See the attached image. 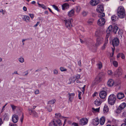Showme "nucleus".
Masks as SVG:
<instances>
[{"label":"nucleus","instance_id":"obj_43","mask_svg":"<svg viewBox=\"0 0 126 126\" xmlns=\"http://www.w3.org/2000/svg\"><path fill=\"white\" fill-rule=\"evenodd\" d=\"M53 73L56 75H57L58 73V70L56 69H54L53 70Z\"/></svg>","mask_w":126,"mask_h":126},{"label":"nucleus","instance_id":"obj_1","mask_svg":"<svg viewBox=\"0 0 126 126\" xmlns=\"http://www.w3.org/2000/svg\"><path fill=\"white\" fill-rule=\"evenodd\" d=\"M117 14L121 18L124 17L125 15V12L124 8L122 6L119 7L117 10Z\"/></svg>","mask_w":126,"mask_h":126},{"label":"nucleus","instance_id":"obj_24","mask_svg":"<svg viewBox=\"0 0 126 126\" xmlns=\"http://www.w3.org/2000/svg\"><path fill=\"white\" fill-rule=\"evenodd\" d=\"M110 62L111 63H112L114 66L116 67H117L118 63L116 61H113L112 59H110Z\"/></svg>","mask_w":126,"mask_h":126},{"label":"nucleus","instance_id":"obj_14","mask_svg":"<svg viewBox=\"0 0 126 126\" xmlns=\"http://www.w3.org/2000/svg\"><path fill=\"white\" fill-rule=\"evenodd\" d=\"M99 2V0H91L90 1V4L92 6H94L98 4Z\"/></svg>","mask_w":126,"mask_h":126},{"label":"nucleus","instance_id":"obj_32","mask_svg":"<svg viewBox=\"0 0 126 126\" xmlns=\"http://www.w3.org/2000/svg\"><path fill=\"white\" fill-rule=\"evenodd\" d=\"M56 100L55 99H52L51 100L49 101L48 102V104H54L56 102Z\"/></svg>","mask_w":126,"mask_h":126},{"label":"nucleus","instance_id":"obj_55","mask_svg":"<svg viewBox=\"0 0 126 126\" xmlns=\"http://www.w3.org/2000/svg\"><path fill=\"white\" fill-rule=\"evenodd\" d=\"M106 46V45L104 44V45H103V46L101 47V49L102 50L104 49H105V48Z\"/></svg>","mask_w":126,"mask_h":126},{"label":"nucleus","instance_id":"obj_28","mask_svg":"<svg viewBox=\"0 0 126 126\" xmlns=\"http://www.w3.org/2000/svg\"><path fill=\"white\" fill-rule=\"evenodd\" d=\"M97 68L99 69H101L102 67V63L100 62H98L97 63Z\"/></svg>","mask_w":126,"mask_h":126},{"label":"nucleus","instance_id":"obj_35","mask_svg":"<svg viewBox=\"0 0 126 126\" xmlns=\"http://www.w3.org/2000/svg\"><path fill=\"white\" fill-rule=\"evenodd\" d=\"M88 14V12L85 11H83L82 13V15L84 17L86 16Z\"/></svg>","mask_w":126,"mask_h":126},{"label":"nucleus","instance_id":"obj_6","mask_svg":"<svg viewBox=\"0 0 126 126\" xmlns=\"http://www.w3.org/2000/svg\"><path fill=\"white\" fill-rule=\"evenodd\" d=\"M106 22V20L103 18H100L98 20L97 23L99 26H101L104 25Z\"/></svg>","mask_w":126,"mask_h":126},{"label":"nucleus","instance_id":"obj_51","mask_svg":"<svg viewBox=\"0 0 126 126\" xmlns=\"http://www.w3.org/2000/svg\"><path fill=\"white\" fill-rule=\"evenodd\" d=\"M39 93V90H37L35 92V94H38Z\"/></svg>","mask_w":126,"mask_h":126},{"label":"nucleus","instance_id":"obj_29","mask_svg":"<svg viewBox=\"0 0 126 126\" xmlns=\"http://www.w3.org/2000/svg\"><path fill=\"white\" fill-rule=\"evenodd\" d=\"M109 111V109L108 106L105 105L104 107L103 111L104 113H106L108 112Z\"/></svg>","mask_w":126,"mask_h":126},{"label":"nucleus","instance_id":"obj_46","mask_svg":"<svg viewBox=\"0 0 126 126\" xmlns=\"http://www.w3.org/2000/svg\"><path fill=\"white\" fill-rule=\"evenodd\" d=\"M81 92H79V94L78 95L79 98L80 99H81Z\"/></svg>","mask_w":126,"mask_h":126},{"label":"nucleus","instance_id":"obj_7","mask_svg":"<svg viewBox=\"0 0 126 126\" xmlns=\"http://www.w3.org/2000/svg\"><path fill=\"white\" fill-rule=\"evenodd\" d=\"M126 106V104L125 103L121 104L117 109V112L119 113L121 112L122 110H123L125 108Z\"/></svg>","mask_w":126,"mask_h":126},{"label":"nucleus","instance_id":"obj_58","mask_svg":"<svg viewBox=\"0 0 126 126\" xmlns=\"http://www.w3.org/2000/svg\"><path fill=\"white\" fill-rule=\"evenodd\" d=\"M27 40L26 39H23L22 40V42L23 43L22 45H24V41L26 40Z\"/></svg>","mask_w":126,"mask_h":126},{"label":"nucleus","instance_id":"obj_27","mask_svg":"<svg viewBox=\"0 0 126 126\" xmlns=\"http://www.w3.org/2000/svg\"><path fill=\"white\" fill-rule=\"evenodd\" d=\"M100 78L99 77H97L94 81V82L95 84H96L100 81Z\"/></svg>","mask_w":126,"mask_h":126},{"label":"nucleus","instance_id":"obj_47","mask_svg":"<svg viewBox=\"0 0 126 126\" xmlns=\"http://www.w3.org/2000/svg\"><path fill=\"white\" fill-rule=\"evenodd\" d=\"M108 73L109 75H111L112 74V72L111 70H109L108 72Z\"/></svg>","mask_w":126,"mask_h":126},{"label":"nucleus","instance_id":"obj_37","mask_svg":"<svg viewBox=\"0 0 126 126\" xmlns=\"http://www.w3.org/2000/svg\"><path fill=\"white\" fill-rule=\"evenodd\" d=\"M47 108L49 112H50L52 110L51 106L49 105H48L47 106Z\"/></svg>","mask_w":126,"mask_h":126},{"label":"nucleus","instance_id":"obj_18","mask_svg":"<svg viewBox=\"0 0 126 126\" xmlns=\"http://www.w3.org/2000/svg\"><path fill=\"white\" fill-rule=\"evenodd\" d=\"M117 98L120 100L124 98L125 96L124 94L123 93H120L117 94Z\"/></svg>","mask_w":126,"mask_h":126},{"label":"nucleus","instance_id":"obj_56","mask_svg":"<svg viewBox=\"0 0 126 126\" xmlns=\"http://www.w3.org/2000/svg\"><path fill=\"white\" fill-rule=\"evenodd\" d=\"M122 55V53H120L118 54L117 55V57L118 58H119L120 57H121V55Z\"/></svg>","mask_w":126,"mask_h":126},{"label":"nucleus","instance_id":"obj_36","mask_svg":"<svg viewBox=\"0 0 126 126\" xmlns=\"http://www.w3.org/2000/svg\"><path fill=\"white\" fill-rule=\"evenodd\" d=\"M99 13L98 15V16L99 17H100V18H103V17L105 16V14L104 13H103V12Z\"/></svg>","mask_w":126,"mask_h":126},{"label":"nucleus","instance_id":"obj_34","mask_svg":"<svg viewBox=\"0 0 126 126\" xmlns=\"http://www.w3.org/2000/svg\"><path fill=\"white\" fill-rule=\"evenodd\" d=\"M111 19L112 21H115L118 19V17L114 15H113L112 16Z\"/></svg>","mask_w":126,"mask_h":126},{"label":"nucleus","instance_id":"obj_57","mask_svg":"<svg viewBox=\"0 0 126 126\" xmlns=\"http://www.w3.org/2000/svg\"><path fill=\"white\" fill-rule=\"evenodd\" d=\"M72 125L75 126H78V124L75 123H74L72 124Z\"/></svg>","mask_w":126,"mask_h":126},{"label":"nucleus","instance_id":"obj_4","mask_svg":"<svg viewBox=\"0 0 126 126\" xmlns=\"http://www.w3.org/2000/svg\"><path fill=\"white\" fill-rule=\"evenodd\" d=\"M65 26L68 29L71 28L72 26L71 22L72 21V18H70L69 19H66L64 20Z\"/></svg>","mask_w":126,"mask_h":126},{"label":"nucleus","instance_id":"obj_59","mask_svg":"<svg viewBox=\"0 0 126 126\" xmlns=\"http://www.w3.org/2000/svg\"><path fill=\"white\" fill-rule=\"evenodd\" d=\"M40 22H38L36 24H35V25L34 27H37V26L39 25V24Z\"/></svg>","mask_w":126,"mask_h":126},{"label":"nucleus","instance_id":"obj_44","mask_svg":"<svg viewBox=\"0 0 126 126\" xmlns=\"http://www.w3.org/2000/svg\"><path fill=\"white\" fill-rule=\"evenodd\" d=\"M92 110L98 112L99 110V108H98L94 109V108H92Z\"/></svg>","mask_w":126,"mask_h":126},{"label":"nucleus","instance_id":"obj_12","mask_svg":"<svg viewBox=\"0 0 126 126\" xmlns=\"http://www.w3.org/2000/svg\"><path fill=\"white\" fill-rule=\"evenodd\" d=\"M12 120L14 123H16L18 120V115L16 114H14L12 117Z\"/></svg>","mask_w":126,"mask_h":126},{"label":"nucleus","instance_id":"obj_45","mask_svg":"<svg viewBox=\"0 0 126 126\" xmlns=\"http://www.w3.org/2000/svg\"><path fill=\"white\" fill-rule=\"evenodd\" d=\"M40 7H41L43 9H46L47 8L46 6H45L43 4H41Z\"/></svg>","mask_w":126,"mask_h":126},{"label":"nucleus","instance_id":"obj_54","mask_svg":"<svg viewBox=\"0 0 126 126\" xmlns=\"http://www.w3.org/2000/svg\"><path fill=\"white\" fill-rule=\"evenodd\" d=\"M4 118H8V116L7 115V114L6 113H5L4 115Z\"/></svg>","mask_w":126,"mask_h":126},{"label":"nucleus","instance_id":"obj_48","mask_svg":"<svg viewBox=\"0 0 126 126\" xmlns=\"http://www.w3.org/2000/svg\"><path fill=\"white\" fill-rule=\"evenodd\" d=\"M71 79V82H74L75 81L76 79H75L74 77H72Z\"/></svg>","mask_w":126,"mask_h":126},{"label":"nucleus","instance_id":"obj_40","mask_svg":"<svg viewBox=\"0 0 126 126\" xmlns=\"http://www.w3.org/2000/svg\"><path fill=\"white\" fill-rule=\"evenodd\" d=\"M10 106L12 108V110L13 111H14L17 107L16 106H15L13 104H11Z\"/></svg>","mask_w":126,"mask_h":126},{"label":"nucleus","instance_id":"obj_39","mask_svg":"<svg viewBox=\"0 0 126 126\" xmlns=\"http://www.w3.org/2000/svg\"><path fill=\"white\" fill-rule=\"evenodd\" d=\"M80 8L79 6H77L76 7V10L77 12L79 13L80 10Z\"/></svg>","mask_w":126,"mask_h":126},{"label":"nucleus","instance_id":"obj_60","mask_svg":"<svg viewBox=\"0 0 126 126\" xmlns=\"http://www.w3.org/2000/svg\"><path fill=\"white\" fill-rule=\"evenodd\" d=\"M2 123V120L0 118V126H1Z\"/></svg>","mask_w":126,"mask_h":126},{"label":"nucleus","instance_id":"obj_11","mask_svg":"<svg viewBox=\"0 0 126 126\" xmlns=\"http://www.w3.org/2000/svg\"><path fill=\"white\" fill-rule=\"evenodd\" d=\"M112 43L113 47L117 46L119 44V39L117 38H114L112 40Z\"/></svg>","mask_w":126,"mask_h":126},{"label":"nucleus","instance_id":"obj_30","mask_svg":"<svg viewBox=\"0 0 126 126\" xmlns=\"http://www.w3.org/2000/svg\"><path fill=\"white\" fill-rule=\"evenodd\" d=\"M123 31L121 30H119L118 32V36L120 39L122 38Z\"/></svg>","mask_w":126,"mask_h":126},{"label":"nucleus","instance_id":"obj_62","mask_svg":"<svg viewBox=\"0 0 126 126\" xmlns=\"http://www.w3.org/2000/svg\"><path fill=\"white\" fill-rule=\"evenodd\" d=\"M23 10L24 11H27V9L26 7L25 6L23 7Z\"/></svg>","mask_w":126,"mask_h":126},{"label":"nucleus","instance_id":"obj_38","mask_svg":"<svg viewBox=\"0 0 126 126\" xmlns=\"http://www.w3.org/2000/svg\"><path fill=\"white\" fill-rule=\"evenodd\" d=\"M19 61L21 63H23L24 62V58L23 57H21L18 58Z\"/></svg>","mask_w":126,"mask_h":126},{"label":"nucleus","instance_id":"obj_53","mask_svg":"<svg viewBox=\"0 0 126 126\" xmlns=\"http://www.w3.org/2000/svg\"><path fill=\"white\" fill-rule=\"evenodd\" d=\"M29 16L31 18H33L34 17V15L32 14H30Z\"/></svg>","mask_w":126,"mask_h":126},{"label":"nucleus","instance_id":"obj_31","mask_svg":"<svg viewBox=\"0 0 126 126\" xmlns=\"http://www.w3.org/2000/svg\"><path fill=\"white\" fill-rule=\"evenodd\" d=\"M94 21V20L93 18H90L87 21L88 24V25H91L92 24Z\"/></svg>","mask_w":126,"mask_h":126},{"label":"nucleus","instance_id":"obj_10","mask_svg":"<svg viewBox=\"0 0 126 126\" xmlns=\"http://www.w3.org/2000/svg\"><path fill=\"white\" fill-rule=\"evenodd\" d=\"M88 122V119L87 118L81 119L79 121V124L81 125H84L87 124Z\"/></svg>","mask_w":126,"mask_h":126},{"label":"nucleus","instance_id":"obj_9","mask_svg":"<svg viewBox=\"0 0 126 126\" xmlns=\"http://www.w3.org/2000/svg\"><path fill=\"white\" fill-rule=\"evenodd\" d=\"M107 95V93L106 91H102L99 93V96L100 98L103 99L105 98Z\"/></svg>","mask_w":126,"mask_h":126},{"label":"nucleus","instance_id":"obj_2","mask_svg":"<svg viewBox=\"0 0 126 126\" xmlns=\"http://www.w3.org/2000/svg\"><path fill=\"white\" fill-rule=\"evenodd\" d=\"M116 100V97L114 94H111L110 95L108 98V102L110 105H113L115 103Z\"/></svg>","mask_w":126,"mask_h":126},{"label":"nucleus","instance_id":"obj_20","mask_svg":"<svg viewBox=\"0 0 126 126\" xmlns=\"http://www.w3.org/2000/svg\"><path fill=\"white\" fill-rule=\"evenodd\" d=\"M114 83V81L112 79H110L108 81L107 84L110 87L112 86Z\"/></svg>","mask_w":126,"mask_h":126},{"label":"nucleus","instance_id":"obj_50","mask_svg":"<svg viewBox=\"0 0 126 126\" xmlns=\"http://www.w3.org/2000/svg\"><path fill=\"white\" fill-rule=\"evenodd\" d=\"M9 126H17L16 125L12 123H10Z\"/></svg>","mask_w":126,"mask_h":126},{"label":"nucleus","instance_id":"obj_16","mask_svg":"<svg viewBox=\"0 0 126 126\" xmlns=\"http://www.w3.org/2000/svg\"><path fill=\"white\" fill-rule=\"evenodd\" d=\"M69 97V100L71 102H72L74 98V97L75 96V94L74 93H68V94Z\"/></svg>","mask_w":126,"mask_h":126},{"label":"nucleus","instance_id":"obj_61","mask_svg":"<svg viewBox=\"0 0 126 126\" xmlns=\"http://www.w3.org/2000/svg\"><path fill=\"white\" fill-rule=\"evenodd\" d=\"M121 57L122 59H124L125 58V56L123 53H122V55L121 56Z\"/></svg>","mask_w":126,"mask_h":126},{"label":"nucleus","instance_id":"obj_49","mask_svg":"<svg viewBox=\"0 0 126 126\" xmlns=\"http://www.w3.org/2000/svg\"><path fill=\"white\" fill-rule=\"evenodd\" d=\"M80 75H79L78 74L75 77V78H76V79H80Z\"/></svg>","mask_w":126,"mask_h":126},{"label":"nucleus","instance_id":"obj_13","mask_svg":"<svg viewBox=\"0 0 126 126\" xmlns=\"http://www.w3.org/2000/svg\"><path fill=\"white\" fill-rule=\"evenodd\" d=\"M122 70L121 68H119L115 71V75L117 76H120L122 74Z\"/></svg>","mask_w":126,"mask_h":126},{"label":"nucleus","instance_id":"obj_22","mask_svg":"<svg viewBox=\"0 0 126 126\" xmlns=\"http://www.w3.org/2000/svg\"><path fill=\"white\" fill-rule=\"evenodd\" d=\"M69 5L67 3H65L63 4L62 6V9L63 10H64L65 9L69 8Z\"/></svg>","mask_w":126,"mask_h":126},{"label":"nucleus","instance_id":"obj_19","mask_svg":"<svg viewBox=\"0 0 126 126\" xmlns=\"http://www.w3.org/2000/svg\"><path fill=\"white\" fill-rule=\"evenodd\" d=\"M102 102V100L99 99H96L94 101V104L97 106H99Z\"/></svg>","mask_w":126,"mask_h":126},{"label":"nucleus","instance_id":"obj_42","mask_svg":"<svg viewBox=\"0 0 126 126\" xmlns=\"http://www.w3.org/2000/svg\"><path fill=\"white\" fill-rule=\"evenodd\" d=\"M53 7L56 10H57L58 11H59V10L58 7L55 5H52Z\"/></svg>","mask_w":126,"mask_h":126},{"label":"nucleus","instance_id":"obj_25","mask_svg":"<svg viewBox=\"0 0 126 126\" xmlns=\"http://www.w3.org/2000/svg\"><path fill=\"white\" fill-rule=\"evenodd\" d=\"M24 17L23 18V20L27 22H30V17L29 16H24Z\"/></svg>","mask_w":126,"mask_h":126},{"label":"nucleus","instance_id":"obj_26","mask_svg":"<svg viewBox=\"0 0 126 126\" xmlns=\"http://www.w3.org/2000/svg\"><path fill=\"white\" fill-rule=\"evenodd\" d=\"M105 121V118L104 117H102L100 119V124L101 125H103Z\"/></svg>","mask_w":126,"mask_h":126},{"label":"nucleus","instance_id":"obj_64","mask_svg":"<svg viewBox=\"0 0 126 126\" xmlns=\"http://www.w3.org/2000/svg\"><path fill=\"white\" fill-rule=\"evenodd\" d=\"M108 43V40H106V41L105 42V43H104V44H105L106 45Z\"/></svg>","mask_w":126,"mask_h":126},{"label":"nucleus","instance_id":"obj_3","mask_svg":"<svg viewBox=\"0 0 126 126\" xmlns=\"http://www.w3.org/2000/svg\"><path fill=\"white\" fill-rule=\"evenodd\" d=\"M99 31H97L95 32V35L98 37L96 39V45L97 46H98L100 45L102 43L103 40L102 37L99 36L100 34H99Z\"/></svg>","mask_w":126,"mask_h":126},{"label":"nucleus","instance_id":"obj_15","mask_svg":"<svg viewBox=\"0 0 126 126\" xmlns=\"http://www.w3.org/2000/svg\"><path fill=\"white\" fill-rule=\"evenodd\" d=\"M104 8L102 5H100L97 6L96 10L98 12H103L104 11Z\"/></svg>","mask_w":126,"mask_h":126},{"label":"nucleus","instance_id":"obj_21","mask_svg":"<svg viewBox=\"0 0 126 126\" xmlns=\"http://www.w3.org/2000/svg\"><path fill=\"white\" fill-rule=\"evenodd\" d=\"M29 111L30 112L31 111V113H32L33 114V116L35 117H37L39 116V114L37 113L35 111H33L32 110L29 109H28Z\"/></svg>","mask_w":126,"mask_h":126},{"label":"nucleus","instance_id":"obj_8","mask_svg":"<svg viewBox=\"0 0 126 126\" xmlns=\"http://www.w3.org/2000/svg\"><path fill=\"white\" fill-rule=\"evenodd\" d=\"M51 123L53 124V125L55 126H57V124H58V125L60 126L62 125V123H61V121L59 119H57L56 120H55V121L54 120H53L52 122L50 123V125H51Z\"/></svg>","mask_w":126,"mask_h":126},{"label":"nucleus","instance_id":"obj_41","mask_svg":"<svg viewBox=\"0 0 126 126\" xmlns=\"http://www.w3.org/2000/svg\"><path fill=\"white\" fill-rule=\"evenodd\" d=\"M61 71H67V69L63 67H61L60 68Z\"/></svg>","mask_w":126,"mask_h":126},{"label":"nucleus","instance_id":"obj_5","mask_svg":"<svg viewBox=\"0 0 126 126\" xmlns=\"http://www.w3.org/2000/svg\"><path fill=\"white\" fill-rule=\"evenodd\" d=\"M113 28V27L111 25H110L108 27L107 30V34L106 35L107 39L110 35L111 33L112 32Z\"/></svg>","mask_w":126,"mask_h":126},{"label":"nucleus","instance_id":"obj_33","mask_svg":"<svg viewBox=\"0 0 126 126\" xmlns=\"http://www.w3.org/2000/svg\"><path fill=\"white\" fill-rule=\"evenodd\" d=\"M112 32L114 33H116V32L118 30V27L116 26H113Z\"/></svg>","mask_w":126,"mask_h":126},{"label":"nucleus","instance_id":"obj_52","mask_svg":"<svg viewBox=\"0 0 126 126\" xmlns=\"http://www.w3.org/2000/svg\"><path fill=\"white\" fill-rule=\"evenodd\" d=\"M78 65L80 66L81 67V63L80 60H79L78 61Z\"/></svg>","mask_w":126,"mask_h":126},{"label":"nucleus","instance_id":"obj_17","mask_svg":"<svg viewBox=\"0 0 126 126\" xmlns=\"http://www.w3.org/2000/svg\"><path fill=\"white\" fill-rule=\"evenodd\" d=\"M99 120L97 118H96L92 120V123L94 126H97L99 124Z\"/></svg>","mask_w":126,"mask_h":126},{"label":"nucleus","instance_id":"obj_23","mask_svg":"<svg viewBox=\"0 0 126 126\" xmlns=\"http://www.w3.org/2000/svg\"><path fill=\"white\" fill-rule=\"evenodd\" d=\"M74 9H72L68 13V15L69 17L73 16L74 14Z\"/></svg>","mask_w":126,"mask_h":126},{"label":"nucleus","instance_id":"obj_63","mask_svg":"<svg viewBox=\"0 0 126 126\" xmlns=\"http://www.w3.org/2000/svg\"><path fill=\"white\" fill-rule=\"evenodd\" d=\"M55 115H57L58 116L57 117H60L61 115L59 113H56L55 114Z\"/></svg>","mask_w":126,"mask_h":126}]
</instances>
